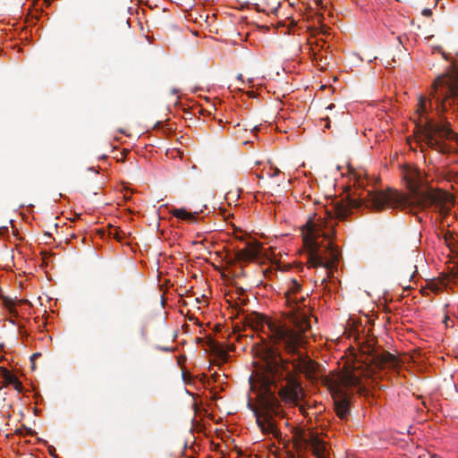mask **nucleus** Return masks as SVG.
I'll return each instance as SVG.
<instances>
[{"mask_svg": "<svg viewBox=\"0 0 458 458\" xmlns=\"http://www.w3.org/2000/svg\"><path fill=\"white\" fill-rule=\"evenodd\" d=\"M282 320L265 316L259 318L256 330H260L261 343L253 348L256 369L249 378L250 393L248 407L253 411L258 426L267 434H276L272 418L277 404V395L285 402L297 403L304 397V391L295 373L312 377L316 372L315 363L299 352L305 344L303 334L310 328V321L301 315Z\"/></svg>", "mask_w": 458, "mask_h": 458, "instance_id": "f257e3e1", "label": "nucleus"}, {"mask_svg": "<svg viewBox=\"0 0 458 458\" xmlns=\"http://www.w3.org/2000/svg\"><path fill=\"white\" fill-rule=\"evenodd\" d=\"M401 176L410 194L397 191H379L374 186L368 188V179L360 175L355 178L353 197L346 200L331 202V207H319L301 229L303 243L308 251V263L311 267L326 268L327 276L336 266L340 251L333 242L336 220L347 217L352 208L361 206L380 210L385 208L435 212L447 216L454 205L453 197L445 191L420 188L427 182V175L416 165L404 164Z\"/></svg>", "mask_w": 458, "mask_h": 458, "instance_id": "f03ea898", "label": "nucleus"}, {"mask_svg": "<svg viewBox=\"0 0 458 458\" xmlns=\"http://www.w3.org/2000/svg\"><path fill=\"white\" fill-rule=\"evenodd\" d=\"M432 98L438 114L453 106H457L458 110V66L452 64L445 73L436 78L428 97L420 96L414 118L415 133L420 142L443 154L458 151V134L447 122L437 123L429 115Z\"/></svg>", "mask_w": 458, "mask_h": 458, "instance_id": "7ed1b4c3", "label": "nucleus"}, {"mask_svg": "<svg viewBox=\"0 0 458 458\" xmlns=\"http://www.w3.org/2000/svg\"><path fill=\"white\" fill-rule=\"evenodd\" d=\"M366 374L361 366L348 365L330 386L335 398V410L341 420L346 419L349 414V391L352 388L361 391V379Z\"/></svg>", "mask_w": 458, "mask_h": 458, "instance_id": "20e7f679", "label": "nucleus"}, {"mask_svg": "<svg viewBox=\"0 0 458 458\" xmlns=\"http://www.w3.org/2000/svg\"><path fill=\"white\" fill-rule=\"evenodd\" d=\"M284 299L288 306L300 309L299 303L305 301L301 284L296 279H290L285 283Z\"/></svg>", "mask_w": 458, "mask_h": 458, "instance_id": "39448f33", "label": "nucleus"}, {"mask_svg": "<svg viewBox=\"0 0 458 458\" xmlns=\"http://www.w3.org/2000/svg\"><path fill=\"white\" fill-rule=\"evenodd\" d=\"M0 377L3 380V383L5 386H11L19 393L22 391V385L19 381V379L8 369L4 368H0Z\"/></svg>", "mask_w": 458, "mask_h": 458, "instance_id": "423d86ee", "label": "nucleus"}, {"mask_svg": "<svg viewBox=\"0 0 458 458\" xmlns=\"http://www.w3.org/2000/svg\"><path fill=\"white\" fill-rule=\"evenodd\" d=\"M202 212V209L194 210V211H187L185 208H174L170 211V213L176 218L181 220H185L191 223H194L197 221V216L199 213Z\"/></svg>", "mask_w": 458, "mask_h": 458, "instance_id": "0eeeda50", "label": "nucleus"}, {"mask_svg": "<svg viewBox=\"0 0 458 458\" xmlns=\"http://www.w3.org/2000/svg\"><path fill=\"white\" fill-rule=\"evenodd\" d=\"M310 449L317 458H328V451L327 445L318 438H312L310 442Z\"/></svg>", "mask_w": 458, "mask_h": 458, "instance_id": "6e6552de", "label": "nucleus"}, {"mask_svg": "<svg viewBox=\"0 0 458 458\" xmlns=\"http://www.w3.org/2000/svg\"><path fill=\"white\" fill-rule=\"evenodd\" d=\"M259 251L260 248L259 244L249 243L243 250H242L241 256L247 260H252L259 256Z\"/></svg>", "mask_w": 458, "mask_h": 458, "instance_id": "1a4fd4ad", "label": "nucleus"}, {"mask_svg": "<svg viewBox=\"0 0 458 458\" xmlns=\"http://www.w3.org/2000/svg\"><path fill=\"white\" fill-rule=\"evenodd\" d=\"M379 366L381 367H389L393 368L395 367L397 364V360L394 355L389 353V352H384L381 355L377 357Z\"/></svg>", "mask_w": 458, "mask_h": 458, "instance_id": "9d476101", "label": "nucleus"}, {"mask_svg": "<svg viewBox=\"0 0 458 458\" xmlns=\"http://www.w3.org/2000/svg\"><path fill=\"white\" fill-rule=\"evenodd\" d=\"M445 242L451 249L452 251L458 250V240L452 233H446L445 235Z\"/></svg>", "mask_w": 458, "mask_h": 458, "instance_id": "9b49d317", "label": "nucleus"}, {"mask_svg": "<svg viewBox=\"0 0 458 458\" xmlns=\"http://www.w3.org/2000/svg\"><path fill=\"white\" fill-rule=\"evenodd\" d=\"M421 13L424 16L429 17L432 14V11L430 9H428V8H425V9L422 10Z\"/></svg>", "mask_w": 458, "mask_h": 458, "instance_id": "f8f14e48", "label": "nucleus"}, {"mask_svg": "<svg viewBox=\"0 0 458 458\" xmlns=\"http://www.w3.org/2000/svg\"><path fill=\"white\" fill-rule=\"evenodd\" d=\"M280 174V170L278 168H274L273 173H268L270 176H276Z\"/></svg>", "mask_w": 458, "mask_h": 458, "instance_id": "ddd939ff", "label": "nucleus"}, {"mask_svg": "<svg viewBox=\"0 0 458 458\" xmlns=\"http://www.w3.org/2000/svg\"><path fill=\"white\" fill-rule=\"evenodd\" d=\"M236 79H237V81H241L242 84L244 83L242 74H238Z\"/></svg>", "mask_w": 458, "mask_h": 458, "instance_id": "4468645a", "label": "nucleus"}, {"mask_svg": "<svg viewBox=\"0 0 458 458\" xmlns=\"http://www.w3.org/2000/svg\"><path fill=\"white\" fill-rule=\"evenodd\" d=\"M333 106H334V105H329V106H327V108H328V109H331Z\"/></svg>", "mask_w": 458, "mask_h": 458, "instance_id": "2eb2a0df", "label": "nucleus"}, {"mask_svg": "<svg viewBox=\"0 0 458 458\" xmlns=\"http://www.w3.org/2000/svg\"><path fill=\"white\" fill-rule=\"evenodd\" d=\"M252 81H253V80H252V79H250V80L248 81V82H249L250 84V83H252Z\"/></svg>", "mask_w": 458, "mask_h": 458, "instance_id": "dca6fc26", "label": "nucleus"}, {"mask_svg": "<svg viewBox=\"0 0 458 458\" xmlns=\"http://www.w3.org/2000/svg\"><path fill=\"white\" fill-rule=\"evenodd\" d=\"M38 353H34L33 357L38 358Z\"/></svg>", "mask_w": 458, "mask_h": 458, "instance_id": "f3484780", "label": "nucleus"}, {"mask_svg": "<svg viewBox=\"0 0 458 458\" xmlns=\"http://www.w3.org/2000/svg\"><path fill=\"white\" fill-rule=\"evenodd\" d=\"M38 353H34L33 357L38 358Z\"/></svg>", "mask_w": 458, "mask_h": 458, "instance_id": "a211bd4d", "label": "nucleus"}]
</instances>
